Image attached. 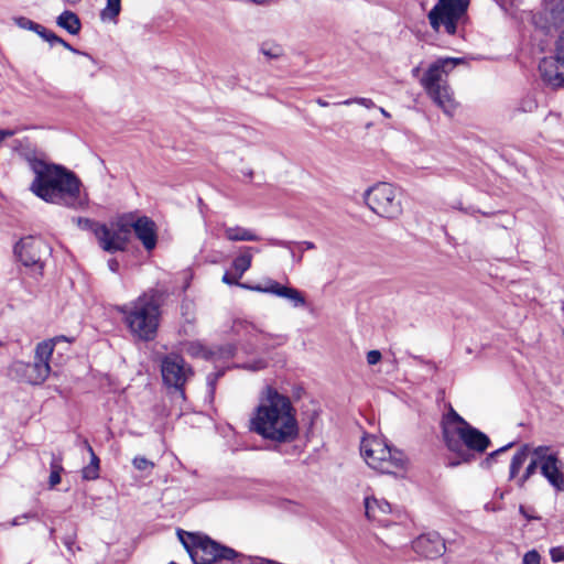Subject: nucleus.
<instances>
[{
    "label": "nucleus",
    "mask_w": 564,
    "mask_h": 564,
    "mask_svg": "<svg viewBox=\"0 0 564 564\" xmlns=\"http://www.w3.org/2000/svg\"><path fill=\"white\" fill-rule=\"evenodd\" d=\"M249 430L264 440L289 443L299 435L296 411L289 397L267 386L249 420Z\"/></svg>",
    "instance_id": "nucleus-1"
},
{
    "label": "nucleus",
    "mask_w": 564,
    "mask_h": 564,
    "mask_svg": "<svg viewBox=\"0 0 564 564\" xmlns=\"http://www.w3.org/2000/svg\"><path fill=\"white\" fill-rule=\"evenodd\" d=\"M35 177L31 191L47 203L79 208L87 200L80 195L82 183L70 171L43 162L33 164Z\"/></svg>",
    "instance_id": "nucleus-2"
},
{
    "label": "nucleus",
    "mask_w": 564,
    "mask_h": 564,
    "mask_svg": "<svg viewBox=\"0 0 564 564\" xmlns=\"http://www.w3.org/2000/svg\"><path fill=\"white\" fill-rule=\"evenodd\" d=\"M442 433L447 449L456 456L449 459L451 467L471 462L476 454H482L490 445L489 437L471 426L454 409L443 416Z\"/></svg>",
    "instance_id": "nucleus-3"
},
{
    "label": "nucleus",
    "mask_w": 564,
    "mask_h": 564,
    "mask_svg": "<svg viewBox=\"0 0 564 564\" xmlns=\"http://www.w3.org/2000/svg\"><path fill=\"white\" fill-rule=\"evenodd\" d=\"M464 63L465 59L462 57H441L433 62L420 78V84L429 98L447 116H452L457 107L447 77L457 65Z\"/></svg>",
    "instance_id": "nucleus-4"
},
{
    "label": "nucleus",
    "mask_w": 564,
    "mask_h": 564,
    "mask_svg": "<svg viewBox=\"0 0 564 564\" xmlns=\"http://www.w3.org/2000/svg\"><path fill=\"white\" fill-rule=\"evenodd\" d=\"M117 310L123 315V321L133 337L144 341L152 340L155 337L160 310L152 296L143 294Z\"/></svg>",
    "instance_id": "nucleus-5"
},
{
    "label": "nucleus",
    "mask_w": 564,
    "mask_h": 564,
    "mask_svg": "<svg viewBox=\"0 0 564 564\" xmlns=\"http://www.w3.org/2000/svg\"><path fill=\"white\" fill-rule=\"evenodd\" d=\"M360 453L369 467L383 474H398L406 466L404 453L376 435H367L361 440Z\"/></svg>",
    "instance_id": "nucleus-6"
},
{
    "label": "nucleus",
    "mask_w": 564,
    "mask_h": 564,
    "mask_svg": "<svg viewBox=\"0 0 564 564\" xmlns=\"http://www.w3.org/2000/svg\"><path fill=\"white\" fill-rule=\"evenodd\" d=\"M177 536L194 564H213L217 561H232L242 557L234 549L221 545L202 533L177 531Z\"/></svg>",
    "instance_id": "nucleus-7"
},
{
    "label": "nucleus",
    "mask_w": 564,
    "mask_h": 564,
    "mask_svg": "<svg viewBox=\"0 0 564 564\" xmlns=\"http://www.w3.org/2000/svg\"><path fill=\"white\" fill-rule=\"evenodd\" d=\"M66 340L64 336L43 340L35 347L34 361L24 362L17 360L12 362L10 369L20 381L30 384L43 383L51 373L50 359L53 355L56 343Z\"/></svg>",
    "instance_id": "nucleus-8"
},
{
    "label": "nucleus",
    "mask_w": 564,
    "mask_h": 564,
    "mask_svg": "<svg viewBox=\"0 0 564 564\" xmlns=\"http://www.w3.org/2000/svg\"><path fill=\"white\" fill-rule=\"evenodd\" d=\"M534 470H539L555 492H564V462L557 451L546 445L532 448L531 474Z\"/></svg>",
    "instance_id": "nucleus-9"
},
{
    "label": "nucleus",
    "mask_w": 564,
    "mask_h": 564,
    "mask_svg": "<svg viewBox=\"0 0 564 564\" xmlns=\"http://www.w3.org/2000/svg\"><path fill=\"white\" fill-rule=\"evenodd\" d=\"M364 196L367 206L380 217L395 219L402 214L401 192L390 183L379 182Z\"/></svg>",
    "instance_id": "nucleus-10"
},
{
    "label": "nucleus",
    "mask_w": 564,
    "mask_h": 564,
    "mask_svg": "<svg viewBox=\"0 0 564 564\" xmlns=\"http://www.w3.org/2000/svg\"><path fill=\"white\" fill-rule=\"evenodd\" d=\"M468 6L469 0H438L427 14L432 29L440 32L444 28L445 33L455 35L466 21Z\"/></svg>",
    "instance_id": "nucleus-11"
},
{
    "label": "nucleus",
    "mask_w": 564,
    "mask_h": 564,
    "mask_svg": "<svg viewBox=\"0 0 564 564\" xmlns=\"http://www.w3.org/2000/svg\"><path fill=\"white\" fill-rule=\"evenodd\" d=\"M95 235L100 247L108 252L123 250L129 239L126 215L110 226L101 224L95 228Z\"/></svg>",
    "instance_id": "nucleus-12"
},
{
    "label": "nucleus",
    "mask_w": 564,
    "mask_h": 564,
    "mask_svg": "<svg viewBox=\"0 0 564 564\" xmlns=\"http://www.w3.org/2000/svg\"><path fill=\"white\" fill-rule=\"evenodd\" d=\"M162 378L165 384L174 387L184 397L183 386L191 376V369L178 355L166 356L161 366Z\"/></svg>",
    "instance_id": "nucleus-13"
},
{
    "label": "nucleus",
    "mask_w": 564,
    "mask_h": 564,
    "mask_svg": "<svg viewBox=\"0 0 564 564\" xmlns=\"http://www.w3.org/2000/svg\"><path fill=\"white\" fill-rule=\"evenodd\" d=\"M47 250L45 242L36 237L28 236L21 238L14 246V256L24 267L43 268L41 257Z\"/></svg>",
    "instance_id": "nucleus-14"
},
{
    "label": "nucleus",
    "mask_w": 564,
    "mask_h": 564,
    "mask_svg": "<svg viewBox=\"0 0 564 564\" xmlns=\"http://www.w3.org/2000/svg\"><path fill=\"white\" fill-rule=\"evenodd\" d=\"M126 218L129 235L132 229L145 250L151 251L154 249L158 242L155 223L147 216L135 217L132 214H127Z\"/></svg>",
    "instance_id": "nucleus-15"
},
{
    "label": "nucleus",
    "mask_w": 564,
    "mask_h": 564,
    "mask_svg": "<svg viewBox=\"0 0 564 564\" xmlns=\"http://www.w3.org/2000/svg\"><path fill=\"white\" fill-rule=\"evenodd\" d=\"M539 73L545 85L555 89L564 87V58L554 51L540 61Z\"/></svg>",
    "instance_id": "nucleus-16"
},
{
    "label": "nucleus",
    "mask_w": 564,
    "mask_h": 564,
    "mask_svg": "<svg viewBox=\"0 0 564 564\" xmlns=\"http://www.w3.org/2000/svg\"><path fill=\"white\" fill-rule=\"evenodd\" d=\"M412 547L415 553L426 558H437L442 556L446 550L444 540L437 532H430L416 538Z\"/></svg>",
    "instance_id": "nucleus-17"
},
{
    "label": "nucleus",
    "mask_w": 564,
    "mask_h": 564,
    "mask_svg": "<svg viewBox=\"0 0 564 564\" xmlns=\"http://www.w3.org/2000/svg\"><path fill=\"white\" fill-rule=\"evenodd\" d=\"M241 286H242V289L261 292V293H271L279 297L286 299L290 302H292L295 307L305 305V297L299 290H296L294 288L281 285L276 281L270 280L268 282L267 286L249 285V284H241Z\"/></svg>",
    "instance_id": "nucleus-18"
},
{
    "label": "nucleus",
    "mask_w": 564,
    "mask_h": 564,
    "mask_svg": "<svg viewBox=\"0 0 564 564\" xmlns=\"http://www.w3.org/2000/svg\"><path fill=\"white\" fill-rule=\"evenodd\" d=\"M365 510L368 519L377 521L380 524L388 525L386 518L391 512V506L384 500L367 497L365 499Z\"/></svg>",
    "instance_id": "nucleus-19"
},
{
    "label": "nucleus",
    "mask_w": 564,
    "mask_h": 564,
    "mask_svg": "<svg viewBox=\"0 0 564 564\" xmlns=\"http://www.w3.org/2000/svg\"><path fill=\"white\" fill-rule=\"evenodd\" d=\"M232 332L241 339L250 344L259 345L261 340L259 337H264L265 334L253 323L245 319H237L232 324Z\"/></svg>",
    "instance_id": "nucleus-20"
},
{
    "label": "nucleus",
    "mask_w": 564,
    "mask_h": 564,
    "mask_svg": "<svg viewBox=\"0 0 564 564\" xmlns=\"http://www.w3.org/2000/svg\"><path fill=\"white\" fill-rule=\"evenodd\" d=\"M253 251L259 252L260 250L249 246H245L239 249L238 256L232 260L231 263V268L237 278L241 279L242 275L251 268Z\"/></svg>",
    "instance_id": "nucleus-21"
},
{
    "label": "nucleus",
    "mask_w": 564,
    "mask_h": 564,
    "mask_svg": "<svg viewBox=\"0 0 564 564\" xmlns=\"http://www.w3.org/2000/svg\"><path fill=\"white\" fill-rule=\"evenodd\" d=\"M224 235L228 241H258L260 237L251 229L241 226H224Z\"/></svg>",
    "instance_id": "nucleus-22"
},
{
    "label": "nucleus",
    "mask_w": 564,
    "mask_h": 564,
    "mask_svg": "<svg viewBox=\"0 0 564 564\" xmlns=\"http://www.w3.org/2000/svg\"><path fill=\"white\" fill-rule=\"evenodd\" d=\"M56 24L59 28L66 30L72 35L78 34L82 29V23H80L78 15L76 13H74L73 11H68V10L62 12L57 17Z\"/></svg>",
    "instance_id": "nucleus-23"
},
{
    "label": "nucleus",
    "mask_w": 564,
    "mask_h": 564,
    "mask_svg": "<svg viewBox=\"0 0 564 564\" xmlns=\"http://www.w3.org/2000/svg\"><path fill=\"white\" fill-rule=\"evenodd\" d=\"M529 457V446L523 445L522 448L513 456L510 464V478L516 479L519 470L522 468L524 462Z\"/></svg>",
    "instance_id": "nucleus-24"
},
{
    "label": "nucleus",
    "mask_w": 564,
    "mask_h": 564,
    "mask_svg": "<svg viewBox=\"0 0 564 564\" xmlns=\"http://www.w3.org/2000/svg\"><path fill=\"white\" fill-rule=\"evenodd\" d=\"M260 52L269 59H276L283 55L284 50L274 41H264L260 44Z\"/></svg>",
    "instance_id": "nucleus-25"
},
{
    "label": "nucleus",
    "mask_w": 564,
    "mask_h": 564,
    "mask_svg": "<svg viewBox=\"0 0 564 564\" xmlns=\"http://www.w3.org/2000/svg\"><path fill=\"white\" fill-rule=\"evenodd\" d=\"M121 11V0H107L106 7L100 12L102 21H116Z\"/></svg>",
    "instance_id": "nucleus-26"
},
{
    "label": "nucleus",
    "mask_w": 564,
    "mask_h": 564,
    "mask_svg": "<svg viewBox=\"0 0 564 564\" xmlns=\"http://www.w3.org/2000/svg\"><path fill=\"white\" fill-rule=\"evenodd\" d=\"M554 2L552 0L546 9L550 10L552 24L557 25L564 21V0H560L558 3Z\"/></svg>",
    "instance_id": "nucleus-27"
},
{
    "label": "nucleus",
    "mask_w": 564,
    "mask_h": 564,
    "mask_svg": "<svg viewBox=\"0 0 564 564\" xmlns=\"http://www.w3.org/2000/svg\"><path fill=\"white\" fill-rule=\"evenodd\" d=\"M63 471L62 459L53 455L51 462L50 486L53 488L61 482V473Z\"/></svg>",
    "instance_id": "nucleus-28"
},
{
    "label": "nucleus",
    "mask_w": 564,
    "mask_h": 564,
    "mask_svg": "<svg viewBox=\"0 0 564 564\" xmlns=\"http://www.w3.org/2000/svg\"><path fill=\"white\" fill-rule=\"evenodd\" d=\"M14 23L21 28V29H24V30H30V31H33L35 32L36 34H39L41 36L42 32H44V26L25 18V17H18V18H14L13 19Z\"/></svg>",
    "instance_id": "nucleus-29"
},
{
    "label": "nucleus",
    "mask_w": 564,
    "mask_h": 564,
    "mask_svg": "<svg viewBox=\"0 0 564 564\" xmlns=\"http://www.w3.org/2000/svg\"><path fill=\"white\" fill-rule=\"evenodd\" d=\"M352 104L360 105V106H362L365 108H368V109H371V108L376 107V105H375L372 99L365 98V97L349 98V99H346V100H344L341 102H338V105H345V106H350Z\"/></svg>",
    "instance_id": "nucleus-30"
},
{
    "label": "nucleus",
    "mask_w": 564,
    "mask_h": 564,
    "mask_svg": "<svg viewBox=\"0 0 564 564\" xmlns=\"http://www.w3.org/2000/svg\"><path fill=\"white\" fill-rule=\"evenodd\" d=\"M83 478L86 480H95L99 477V467L96 465L89 464L88 466L83 468Z\"/></svg>",
    "instance_id": "nucleus-31"
},
{
    "label": "nucleus",
    "mask_w": 564,
    "mask_h": 564,
    "mask_svg": "<svg viewBox=\"0 0 564 564\" xmlns=\"http://www.w3.org/2000/svg\"><path fill=\"white\" fill-rule=\"evenodd\" d=\"M132 464H133L134 468H137L138 470H145L148 468L154 467V464L143 456L134 457L132 460Z\"/></svg>",
    "instance_id": "nucleus-32"
},
{
    "label": "nucleus",
    "mask_w": 564,
    "mask_h": 564,
    "mask_svg": "<svg viewBox=\"0 0 564 564\" xmlns=\"http://www.w3.org/2000/svg\"><path fill=\"white\" fill-rule=\"evenodd\" d=\"M41 37L48 42L51 45L63 43L62 37L47 30L46 28H44V32H42Z\"/></svg>",
    "instance_id": "nucleus-33"
},
{
    "label": "nucleus",
    "mask_w": 564,
    "mask_h": 564,
    "mask_svg": "<svg viewBox=\"0 0 564 564\" xmlns=\"http://www.w3.org/2000/svg\"><path fill=\"white\" fill-rule=\"evenodd\" d=\"M550 556L552 562L558 563L564 561V547L555 546L550 550Z\"/></svg>",
    "instance_id": "nucleus-34"
},
{
    "label": "nucleus",
    "mask_w": 564,
    "mask_h": 564,
    "mask_svg": "<svg viewBox=\"0 0 564 564\" xmlns=\"http://www.w3.org/2000/svg\"><path fill=\"white\" fill-rule=\"evenodd\" d=\"M239 278H237L236 273L234 272V274H230L229 272H226L224 275H223V279L221 281L226 284H229V285H238L240 288L242 283L239 282Z\"/></svg>",
    "instance_id": "nucleus-35"
},
{
    "label": "nucleus",
    "mask_w": 564,
    "mask_h": 564,
    "mask_svg": "<svg viewBox=\"0 0 564 564\" xmlns=\"http://www.w3.org/2000/svg\"><path fill=\"white\" fill-rule=\"evenodd\" d=\"M554 52L564 58V30L561 32L554 44Z\"/></svg>",
    "instance_id": "nucleus-36"
},
{
    "label": "nucleus",
    "mask_w": 564,
    "mask_h": 564,
    "mask_svg": "<svg viewBox=\"0 0 564 564\" xmlns=\"http://www.w3.org/2000/svg\"><path fill=\"white\" fill-rule=\"evenodd\" d=\"M381 352L379 350H370L367 352V362L370 366L377 365L381 360Z\"/></svg>",
    "instance_id": "nucleus-37"
},
{
    "label": "nucleus",
    "mask_w": 564,
    "mask_h": 564,
    "mask_svg": "<svg viewBox=\"0 0 564 564\" xmlns=\"http://www.w3.org/2000/svg\"><path fill=\"white\" fill-rule=\"evenodd\" d=\"M510 446H511V444L492 452L489 456H487L485 458V460L482 462V465H485L486 467H489L491 465L492 460L495 459V457L498 456L500 453L505 452Z\"/></svg>",
    "instance_id": "nucleus-38"
},
{
    "label": "nucleus",
    "mask_w": 564,
    "mask_h": 564,
    "mask_svg": "<svg viewBox=\"0 0 564 564\" xmlns=\"http://www.w3.org/2000/svg\"><path fill=\"white\" fill-rule=\"evenodd\" d=\"M77 223H78V226H80L83 228H91L94 230H95L96 226L98 225V224H95L94 221H91L88 218H78Z\"/></svg>",
    "instance_id": "nucleus-39"
},
{
    "label": "nucleus",
    "mask_w": 564,
    "mask_h": 564,
    "mask_svg": "<svg viewBox=\"0 0 564 564\" xmlns=\"http://www.w3.org/2000/svg\"><path fill=\"white\" fill-rule=\"evenodd\" d=\"M14 133H15L14 130H9V129L0 130V143H2L7 138L14 135Z\"/></svg>",
    "instance_id": "nucleus-40"
},
{
    "label": "nucleus",
    "mask_w": 564,
    "mask_h": 564,
    "mask_svg": "<svg viewBox=\"0 0 564 564\" xmlns=\"http://www.w3.org/2000/svg\"><path fill=\"white\" fill-rule=\"evenodd\" d=\"M86 446L90 453V456H91V460H90V464L91 465H96V467H99V458L96 456V454L94 453L91 446L86 442Z\"/></svg>",
    "instance_id": "nucleus-41"
},
{
    "label": "nucleus",
    "mask_w": 564,
    "mask_h": 564,
    "mask_svg": "<svg viewBox=\"0 0 564 564\" xmlns=\"http://www.w3.org/2000/svg\"><path fill=\"white\" fill-rule=\"evenodd\" d=\"M225 357H231L235 355V347L231 345H228L224 350L220 352Z\"/></svg>",
    "instance_id": "nucleus-42"
},
{
    "label": "nucleus",
    "mask_w": 564,
    "mask_h": 564,
    "mask_svg": "<svg viewBox=\"0 0 564 564\" xmlns=\"http://www.w3.org/2000/svg\"><path fill=\"white\" fill-rule=\"evenodd\" d=\"M541 556L535 550H531V564H540Z\"/></svg>",
    "instance_id": "nucleus-43"
},
{
    "label": "nucleus",
    "mask_w": 564,
    "mask_h": 564,
    "mask_svg": "<svg viewBox=\"0 0 564 564\" xmlns=\"http://www.w3.org/2000/svg\"><path fill=\"white\" fill-rule=\"evenodd\" d=\"M529 478V466H527L523 470V475L521 478L518 479V485L522 487L524 485V481Z\"/></svg>",
    "instance_id": "nucleus-44"
},
{
    "label": "nucleus",
    "mask_w": 564,
    "mask_h": 564,
    "mask_svg": "<svg viewBox=\"0 0 564 564\" xmlns=\"http://www.w3.org/2000/svg\"><path fill=\"white\" fill-rule=\"evenodd\" d=\"M108 268L112 271V272H117L118 269H119V262L116 260V259H110L108 261Z\"/></svg>",
    "instance_id": "nucleus-45"
},
{
    "label": "nucleus",
    "mask_w": 564,
    "mask_h": 564,
    "mask_svg": "<svg viewBox=\"0 0 564 564\" xmlns=\"http://www.w3.org/2000/svg\"><path fill=\"white\" fill-rule=\"evenodd\" d=\"M511 14L514 19L523 22L525 20V11H521V13H518L517 10L512 11Z\"/></svg>",
    "instance_id": "nucleus-46"
},
{
    "label": "nucleus",
    "mask_w": 564,
    "mask_h": 564,
    "mask_svg": "<svg viewBox=\"0 0 564 564\" xmlns=\"http://www.w3.org/2000/svg\"><path fill=\"white\" fill-rule=\"evenodd\" d=\"M514 112L525 113L527 112V101L523 100L520 105L514 109Z\"/></svg>",
    "instance_id": "nucleus-47"
},
{
    "label": "nucleus",
    "mask_w": 564,
    "mask_h": 564,
    "mask_svg": "<svg viewBox=\"0 0 564 564\" xmlns=\"http://www.w3.org/2000/svg\"><path fill=\"white\" fill-rule=\"evenodd\" d=\"M301 246L304 250H312L315 249V243L312 241H303L301 242Z\"/></svg>",
    "instance_id": "nucleus-48"
},
{
    "label": "nucleus",
    "mask_w": 564,
    "mask_h": 564,
    "mask_svg": "<svg viewBox=\"0 0 564 564\" xmlns=\"http://www.w3.org/2000/svg\"><path fill=\"white\" fill-rule=\"evenodd\" d=\"M59 45L64 46L66 50L75 53V54H79V51L74 48L70 44H68L66 41L63 40V43H59Z\"/></svg>",
    "instance_id": "nucleus-49"
},
{
    "label": "nucleus",
    "mask_w": 564,
    "mask_h": 564,
    "mask_svg": "<svg viewBox=\"0 0 564 564\" xmlns=\"http://www.w3.org/2000/svg\"><path fill=\"white\" fill-rule=\"evenodd\" d=\"M251 564H278V563L270 561V560L257 558Z\"/></svg>",
    "instance_id": "nucleus-50"
},
{
    "label": "nucleus",
    "mask_w": 564,
    "mask_h": 564,
    "mask_svg": "<svg viewBox=\"0 0 564 564\" xmlns=\"http://www.w3.org/2000/svg\"><path fill=\"white\" fill-rule=\"evenodd\" d=\"M315 102H316L318 106H321V107H328V106H329V104H328L326 100H324L323 98H317V99L315 100Z\"/></svg>",
    "instance_id": "nucleus-51"
},
{
    "label": "nucleus",
    "mask_w": 564,
    "mask_h": 564,
    "mask_svg": "<svg viewBox=\"0 0 564 564\" xmlns=\"http://www.w3.org/2000/svg\"><path fill=\"white\" fill-rule=\"evenodd\" d=\"M245 2H251L258 6H262L268 2V0H245Z\"/></svg>",
    "instance_id": "nucleus-52"
},
{
    "label": "nucleus",
    "mask_w": 564,
    "mask_h": 564,
    "mask_svg": "<svg viewBox=\"0 0 564 564\" xmlns=\"http://www.w3.org/2000/svg\"><path fill=\"white\" fill-rule=\"evenodd\" d=\"M420 70H421L420 66L414 67V68L412 69V72H411V73H412V76H413V77H415V78H416V77H419V75H420Z\"/></svg>",
    "instance_id": "nucleus-53"
},
{
    "label": "nucleus",
    "mask_w": 564,
    "mask_h": 564,
    "mask_svg": "<svg viewBox=\"0 0 564 564\" xmlns=\"http://www.w3.org/2000/svg\"><path fill=\"white\" fill-rule=\"evenodd\" d=\"M379 111L386 118H390V113L382 107H379Z\"/></svg>",
    "instance_id": "nucleus-54"
},
{
    "label": "nucleus",
    "mask_w": 564,
    "mask_h": 564,
    "mask_svg": "<svg viewBox=\"0 0 564 564\" xmlns=\"http://www.w3.org/2000/svg\"><path fill=\"white\" fill-rule=\"evenodd\" d=\"M522 564H529V552L523 554Z\"/></svg>",
    "instance_id": "nucleus-55"
},
{
    "label": "nucleus",
    "mask_w": 564,
    "mask_h": 564,
    "mask_svg": "<svg viewBox=\"0 0 564 564\" xmlns=\"http://www.w3.org/2000/svg\"><path fill=\"white\" fill-rule=\"evenodd\" d=\"M520 512H521L525 518H528V519H529V514L527 513L525 508H524L523 506H520Z\"/></svg>",
    "instance_id": "nucleus-56"
},
{
    "label": "nucleus",
    "mask_w": 564,
    "mask_h": 564,
    "mask_svg": "<svg viewBox=\"0 0 564 564\" xmlns=\"http://www.w3.org/2000/svg\"><path fill=\"white\" fill-rule=\"evenodd\" d=\"M262 367H263V366H262V365H260V366H258V367H251V369H252V370H257V369H260V368H262Z\"/></svg>",
    "instance_id": "nucleus-57"
}]
</instances>
